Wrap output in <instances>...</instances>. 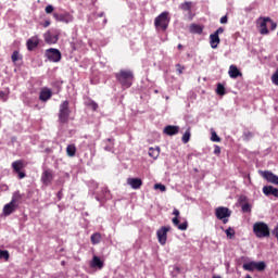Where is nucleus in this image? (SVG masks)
<instances>
[{
  "label": "nucleus",
  "instance_id": "1",
  "mask_svg": "<svg viewBox=\"0 0 278 278\" xmlns=\"http://www.w3.org/2000/svg\"><path fill=\"white\" fill-rule=\"evenodd\" d=\"M170 23V13L168 11L162 12L159 16L154 20V26L156 31H166L168 29V25Z\"/></svg>",
  "mask_w": 278,
  "mask_h": 278
},
{
  "label": "nucleus",
  "instance_id": "2",
  "mask_svg": "<svg viewBox=\"0 0 278 278\" xmlns=\"http://www.w3.org/2000/svg\"><path fill=\"white\" fill-rule=\"evenodd\" d=\"M21 201V193L18 191L14 192L10 203L3 206L2 213L4 216H10L13 212H16V207H18V202Z\"/></svg>",
  "mask_w": 278,
  "mask_h": 278
},
{
  "label": "nucleus",
  "instance_id": "3",
  "mask_svg": "<svg viewBox=\"0 0 278 278\" xmlns=\"http://www.w3.org/2000/svg\"><path fill=\"white\" fill-rule=\"evenodd\" d=\"M116 78L124 88H130L134 81V73L131 71H121L116 74Z\"/></svg>",
  "mask_w": 278,
  "mask_h": 278
},
{
  "label": "nucleus",
  "instance_id": "4",
  "mask_svg": "<svg viewBox=\"0 0 278 278\" xmlns=\"http://www.w3.org/2000/svg\"><path fill=\"white\" fill-rule=\"evenodd\" d=\"M253 231L256 238H268L270 228L264 222H257L253 225Z\"/></svg>",
  "mask_w": 278,
  "mask_h": 278
},
{
  "label": "nucleus",
  "instance_id": "5",
  "mask_svg": "<svg viewBox=\"0 0 278 278\" xmlns=\"http://www.w3.org/2000/svg\"><path fill=\"white\" fill-rule=\"evenodd\" d=\"M268 23H273V20L270 17H258L257 18L256 27L262 36H266L269 34Z\"/></svg>",
  "mask_w": 278,
  "mask_h": 278
},
{
  "label": "nucleus",
  "instance_id": "6",
  "mask_svg": "<svg viewBox=\"0 0 278 278\" xmlns=\"http://www.w3.org/2000/svg\"><path fill=\"white\" fill-rule=\"evenodd\" d=\"M215 216L218 220H223L224 225H227V223H229V216H231V210L219 206L215 210Z\"/></svg>",
  "mask_w": 278,
  "mask_h": 278
},
{
  "label": "nucleus",
  "instance_id": "7",
  "mask_svg": "<svg viewBox=\"0 0 278 278\" xmlns=\"http://www.w3.org/2000/svg\"><path fill=\"white\" fill-rule=\"evenodd\" d=\"M45 55L49 62L58 63L60 60H62V52L55 48L47 49Z\"/></svg>",
  "mask_w": 278,
  "mask_h": 278
},
{
  "label": "nucleus",
  "instance_id": "8",
  "mask_svg": "<svg viewBox=\"0 0 278 278\" xmlns=\"http://www.w3.org/2000/svg\"><path fill=\"white\" fill-rule=\"evenodd\" d=\"M70 115H71V110L68 109V101H64L60 105L59 119L61 121V123H66L68 122Z\"/></svg>",
  "mask_w": 278,
  "mask_h": 278
},
{
  "label": "nucleus",
  "instance_id": "9",
  "mask_svg": "<svg viewBox=\"0 0 278 278\" xmlns=\"http://www.w3.org/2000/svg\"><path fill=\"white\" fill-rule=\"evenodd\" d=\"M43 38L47 45H56L58 40H60V31L48 30L47 33H45Z\"/></svg>",
  "mask_w": 278,
  "mask_h": 278
},
{
  "label": "nucleus",
  "instance_id": "10",
  "mask_svg": "<svg viewBox=\"0 0 278 278\" xmlns=\"http://www.w3.org/2000/svg\"><path fill=\"white\" fill-rule=\"evenodd\" d=\"M170 230V226H163L156 231L159 242L164 247L166 244V240L168 239V231Z\"/></svg>",
  "mask_w": 278,
  "mask_h": 278
},
{
  "label": "nucleus",
  "instance_id": "11",
  "mask_svg": "<svg viewBox=\"0 0 278 278\" xmlns=\"http://www.w3.org/2000/svg\"><path fill=\"white\" fill-rule=\"evenodd\" d=\"M173 215L175 216L172 219V223L175 227H177V229H179L180 231H186V229H188V223L184 222L181 224H179V210L175 208L173 211Z\"/></svg>",
  "mask_w": 278,
  "mask_h": 278
},
{
  "label": "nucleus",
  "instance_id": "12",
  "mask_svg": "<svg viewBox=\"0 0 278 278\" xmlns=\"http://www.w3.org/2000/svg\"><path fill=\"white\" fill-rule=\"evenodd\" d=\"M89 266L92 268V270H102V268L105 266V263L103 260H101V257L93 255L89 262Z\"/></svg>",
  "mask_w": 278,
  "mask_h": 278
},
{
  "label": "nucleus",
  "instance_id": "13",
  "mask_svg": "<svg viewBox=\"0 0 278 278\" xmlns=\"http://www.w3.org/2000/svg\"><path fill=\"white\" fill-rule=\"evenodd\" d=\"M53 181V170L46 169L41 174V184L43 186H51V182Z\"/></svg>",
  "mask_w": 278,
  "mask_h": 278
},
{
  "label": "nucleus",
  "instance_id": "14",
  "mask_svg": "<svg viewBox=\"0 0 278 278\" xmlns=\"http://www.w3.org/2000/svg\"><path fill=\"white\" fill-rule=\"evenodd\" d=\"M261 175L269 184H274V186H278V176L277 175L273 174L271 172H261Z\"/></svg>",
  "mask_w": 278,
  "mask_h": 278
},
{
  "label": "nucleus",
  "instance_id": "15",
  "mask_svg": "<svg viewBox=\"0 0 278 278\" xmlns=\"http://www.w3.org/2000/svg\"><path fill=\"white\" fill-rule=\"evenodd\" d=\"M127 185L132 188V190H140L142 188V179L140 178H127Z\"/></svg>",
  "mask_w": 278,
  "mask_h": 278
},
{
  "label": "nucleus",
  "instance_id": "16",
  "mask_svg": "<svg viewBox=\"0 0 278 278\" xmlns=\"http://www.w3.org/2000/svg\"><path fill=\"white\" fill-rule=\"evenodd\" d=\"M54 18H56V21H60V23H73L74 18L73 15H71V13H65L62 15H58L56 13H54Z\"/></svg>",
  "mask_w": 278,
  "mask_h": 278
},
{
  "label": "nucleus",
  "instance_id": "17",
  "mask_svg": "<svg viewBox=\"0 0 278 278\" xmlns=\"http://www.w3.org/2000/svg\"><path fill=\"white\" fill-rule=\"evenodd\" d=\"M263 193L265 194V197H270L271 194L273 197L278 198V189L273 186L263 187Z\"/></svg>",
  "mask_w": 278,
  "mask_h": 278
},
{
  "label": "nucleus",
  "instance_id": "18",
  "mask_svg": "<svg viewBox=\"0 0 278 278\" xmlns=\"http://www.w3.org/2000/svg\"><path fill=\"white\" fill-rule=\"evenodd\" d=\"M40 43V39H38V36H34L30 39L27 40V49L28 51H34L36 47Z\"/></svg>",
  "mask_w": 278,
  "mask_h": 278
},
{
  "label": "nucleus",
  "instance_id": "19",
  "mask_svg": "<svg viewBox=\"0 0 278 278\" xmlns=\"http://www.w3.org/2000/svg\"><path fill=\"white\" fill-rule=\"evenodd\" d=\"M228 75L231 79H237V77H242V73H240V70L236 65H230Z\"/></svg>",
  "mask_w": 278,
  "mask_h": 278
},
{
  "label": "nucleus",
  "instance_id": "20",
  "mask_svg": "<svg viewBox=\"0 0 278 278\" xmlns=\"http://www.w3.org/2000/svg\"><path fill=\"white\" fill-rule=\"evenodd\" d=\"M53 92L49 88H43L40 91L39 99L40 101H49L51 99Z\"/></svg>",
  "mask_w": 278,
  "mask_h": 278
},
{
  "label": "nucleus",
  "instance_id": "21",
  "mask_svg": "<svg viewBox=\"0 0 278 278\" xmlns=\"http://www.w3.org/2000/svg\"><path fill=\"white\" fill-rule=\"evenodd\" d=\"M163 132L166 136H177V134H179V126H166Z\"/></svg>",
  "mask_w": 278,
  "mask_h": 278
},
{
  "label": "nucleus",
  "instance_id": "22",
  "mask_svg": "<svg viewBox=\"0 0 278 278\" xmlns=\"http://www.w3.org/2000/svg\"><path fill=\"white\" fill-rule=\"evenodd\" d=\"M210 45L213 49H218V45H220V37H218V35L211 34Z\"/></svg>",
  "mask_w": 278,
  "mask_h": 278
},
{
  "label": "nucleus",
  "instance_id": "23",
  "mask_svg": "<svg viewBox=\"0 0 278 278\" xmlns=\"http://www.w3.org/2000/svg\"><path fill=\"white\" fill-rule=\"evenodd\" d=\"M148 153L152 157V160H157V157H160V147L149 148Z\"/></svg>",
  "mask_w": 278,
  "mask_h": 278
},
{
  "label": "nucleus",
  "instance_id": "24",
  "mask_svg": "<svg viewBox=\"0 0 278 278\" xmlns=\"http://www.w3.org/2000/svg\"><path fill=\"white\" fill-rule=\"evenodd\" d=\"M189 31H190L191 34H203V26L197 25V24H192V25L189 27Z\"/></svg>",
  "mask_w": 278,
  "mask_h": 278
},
{
  "label": "nucleus",
  "instance_id": "25",
  "mask_svg": "<svg viewBox=\"0 0 278 278\" xmlns=\"http://www.w3.org/2000/svg\"><path fill=\"white\" fill-rule=\"evenodd\" d=\"M66 153L68 157H75V153H77V148L75 147V144L67 146Z\"/></svg>",
  "mask_w": 278,
  "mask_h": 278
},
{
  "label": "nucleus",
  "instance_id": "26",
  "mask_svg": "<svg viewBox=\"0 0 278 278\" xmlns=\"http://www.w3.org/2000/svg\"><path fill=\"white\" fill-rule=\"evenodd\" d=\"M23 161H15L12 163V168L15 173H20V170H23Z\"/></svg>",
  "mask_w": 278,
  "mask_h": 278
},
{
  "label": "nucleus",
  "instance_id": "27",
  "mask_svg": "<svg viewBox=\"0 0 278 278\" xmlns=\"http://www.w3.org/2000/svg\"><path fill=\"white\" fill-rule=\"evenodd\" d=\"M101 242V233L96 232L91 236V244H99Z\"/></svg>",
  "mask_w": 278,
  "mask_h": 278
},
{
  "label": "nucleus",
  "instance_id": "28",
  "mask_svg": "<svg viewBox=\"0 0 278 278\" xmlns=\"http://www.w3.org/2000/svg\"><path fill=\"white\" fill-rule=\"evenodd\" d=\"M0 260L8 262L10 260V252L8 250H0Z\"/></svg>",
  "mask_w": 278,
  "mask_h": 278
},
{
  "label": "nucleus",
  "instance_id": "29",
  "mask_svg": "<svg viewBox=\"0 0 278 278\" xmlns=\"http://www.w3.org/2000/svg\"><path fill=\"white\" fill-rule=\"evenodd\" d=\"M243 268H244V270H250V271L255 270V262L252 261L249 263H244Z\"/></svg>",
  "mask_w": 278,
  "mask_h": 278
},
{
  "label": "nucleus",
  "instance_id": "30",
  "mask_svg": "<svg viewBox=\"0 0 278 278\" xmlns=\"http://www.w3.org/2000/svg\"><path fill=\"white\" fill-rule=\"evenodd\" d=\"M12 63L16 64V62H18V60H22L21 53H18V51H14L12 56H11Z\"/></svg>",
  "mask_w": 278,
  "mask_h": 278
},
{
  "label": "nucleus",
  "instance_id": "31",
  "mask_svg": "<svg viewBox=\"0 0 278 278\" xmlns=\"http://www.w3.org/2000/svg\"><path fill=\"white\" fill-rule=\"evenodd\" d=\"M266 268V263L255 262L254 270H264Z\"/></svg>",
  "mask_w": 278,
  "mask_h": 278
},
{
  "label": "nucleus",
  "instance_id": "32",
  "mask_svg": "<svg viewBox=\"0 0 278 278\" xmlns=\"http://www.w3.org/2000/svg\"><path fill=\"white\" fill-rule=\"evenodd\" d=\"M211 140L212 142H220V137H218L214 129H211Z\"/></svg>",
  "mask_w": 278,
  "mask_h": 278
},
{
  "label": "nucleus",
  "instance_id": "33",
  "mask_svg": "<svg viewBox=\"0 0 278 278\" xmlns=\"http://www.w3.org/2000/svg\"><path fill=\"white\" fill-rule=\"evenodd\" d=\"M182 142L185 144H188V142H190V129L185 131V134L182 136Z\"/></svg>",
  "mask_w": 278,
  "mask_h": 278
},
{
  "label": "nucleus",
  "instance_id": "34",
  "mask_svg": "<svg viewBox=\"0 0 278 278\" xmlns=\"http://www.w3.org/2000/svg\"><path fill=\"white\" fill-rule=\"evenodd\" d=\"M225 233H226L227 238H229V239H231V238H233V236H236V231L233 230V228L226 229Z\"/></svg>",
  "mask_w": 278,
  "mask_h": 278
},
{
  "label": "nucleus",
  "instance_id": "35",
  "mask_svg": "<svg viewBox=\"0 0 278 278\" xmlns=\"http://www.w3.org/2000/svg\"><path fill=\"white\" fill-rule=\"evenodd\" d=\"M216 92H217V94H219V96L225 94V86H223L222 84H218V85H217Z\"/></svg>",
  "mask_w": 278,
  "mask_h": 278
},
{
  "label": "nucleus",
  "instance_id": "36",
  "mask_svg": "<svg viewBox=\"0 0 278 278\" xmlns=\"http://www.w3.org/2000/svg\"><path fill=\"white\" fill-rule=\"evenodd\" d=\"M154 190H160L161 192H166V186H164L162 184H155Z\"/></svg>",
  "mask_w": 278,
  "mask_h": 278
},
{
  "label": "nucleus",
  "instance_id": "37",
  "mask_svg": "<svg viewBox=\"0 0 278 278\" xmlns=\"http://www.w3.org/2000/svg\"><path fill=\"white\" fill-rule=\"evenodd\" d=\"M53 10H54V8L51 4L47 5L45 9L46 14H51L53 12Z\"/></svg>",
  "mask_w": 278,
  "mask_h": 278
},
{
  "label": "nucleus",
  "instance_id": "38",
  "mask_svg": "<svg viewBox=\"0 0 278 278\" xmlns=\"http://www.w3.org/2000/svg\"><path fill=\"white\" fill-rule=\"evenodd\" d=\"M271 84H274L275 86H278V75L277 74H273Z\"/></svg>",
  "mask_w": 278,
  "mask_h": 278
},
{
  "label": "nucleus",
  "instance_id": "39",
  "mask_svg": "<svg viewBox=\"0 0 278 278\" xmlns=\"http://www.w3.org/2000/svg\"><path fill=\"white\" fill-rule=\"evenodd\" d=\"M242 211L243 212H251V204L249 203H245L242 205Z\"/></svg>",
  "mask_w": 278,
  "mask_h": 278
},
{
  "label": "nucleus",
  "instance_id": "40",
  "mask_svg": "<svg viewBox=\"0 0 278 278\" xmlns=\"http://www.w3.org/2000/svg\"><path fill=\"white\" fill-rule=\"evenodd\" d=\"M190 2H185L180 5L181 10H190Z\"/></svg>",
  "mask_w": 278,
  "mask_h": 278
},
{
  "label": "nucleus",
  "instance_id": "41",
  "mask_svg": "<svg viewBox=\"0 0 278 278\" xmlns=\"http://www.w3.org/2000/svg\"><path fill=\"white\" fill-rule=\"evenodd\" d=\"M268 23L270 24L271 31H275V29H277V23L273 22V20L271 22H268Z\"/></svg>",
  "mask_w": 278,
  "mask_h": 278
},
{
  "label": "nucleus",
  "instance_id": "42",
  "mask_svg": "<svg viewBox=\"0 0 278 278\" xmlns=\"http://www.w3.org/2000/svg\"><path fill=\"white\" fill-rule=\"evenodd\" d=\"M225 31V29L223 27H219L215 33H213L215 36H220V34H223Z\"/></svg>",
  "mask_w": 278,
  "mask_h": 278
},
{
  "label": "nucleus",
  "instance_id": "43",
  "mask_svg": "<svg viewBox=\"0 0 278 278\" xmlns=\"http://www.w3.org/2000/svg\"><path fill=\"white\" fill-rule=\"evenodd\" d=\"M214 153H215V155H219V153H220V147L215 146V148H214Z\"/></svg>",
  "mask_w": 278,
  "mask_h": 278
},
{
  "label": "nucleus",
  "instance_id": "44",
  "mask_svg": "<svg viewBox=\"0 0 278 278\" xmlns=\"http://www.w3.org/2000/svg\"><path fill=\"white\" fill-rule=\"evenodd\" d=\"M220 23H222V25H226V23H227V15H224L223 17H220Z\"/></svg>",
  "mask_w": 278,
  "mask_h": 278
},
{
  "label": "nucleus",
  "instance_id": "45",
  "mask_svg": "<svg viewBox=\"0 0 278 278\" xmlns=\"http://www.w3.org/2000/svg\"><path fill=\"white\" fill-rule=\"evenodd\" d=\"M20 179H25V173L24 172H16Z\"/></svg>",
  "mask_w": 278,
  "mask_h": 278
},
{
  "label": "nucleus",
  "instance_id": "46",
  "mask_svg": "<svg viewBox=\"0 0 278 278\" xmlns=\"http://www.w3.org/2000/svg\"><path fill=\"white\" fill-rule=\"evenodd\" d=\"M49 25H51V21L47 20V21L43 23V27H49Z\"/></svg>",
  "mask_w": 278,
  "mask_h": 278
},
{
  "label": "nucleus",
  "instance_id": "47",
  "mask_svg": "<svg viewBox=\"0 0 278 278\" xmlns=\"http://www.w3.org/2000/svg\"><path fill=\"white\" fill-rule=\"evenodd\" d=\"M91 108H92V110H97V108H98L97 103L96 102H91Z\"/></svg>",
  "mask_w": 278,
  "mask_h": 278
},
{
  "label": "nucleus",
  "instance_id": "48",
  "mask_svg": "<svg viewBox=\"0 0 278 278\" xmlns=\"http://www.w3.org/2000/svg\"><path fill=\"white\" fill-rule=\"evenodd\" d=\"M177 71H178L179 75H181V73H182L181 72V65H179V64L177 65Z\"/></svg>",
  "mask_w": 278,
  "mask_h": 278
},
{
  "label": "nucleus",
  "instance_id": "49",
  "mask_svg": "<svg viewBox=\"0 0 278 278\" xmlns=\"http://www.w3.org/2000/svg\"><path fill=\"white\" fill-rule=\"evenodd\" d=\"M5 96V93H3L2 91H0V97H4Z\"/></svg>",
  "mask_w": 278,
  "mask_h": 278
},
{
  "label": "nucleus",
  "instance_id": "50",
  "mask_svg": "<svg viewBox=\"0 0 278 278\" xmlns=\"http://www.w3.org/2000/svg\"><path fill=\"white\" fill-rule=\"evenodd\" d=\"M212 278H223V277H220V276H213Z\"/></svg>",
  "mask_w": 278,
  "mask_h": 278
},
{
  "label": "nucleus",
  "instance_id": "51",
  "mask_svg": "<svg viewBox=\"0 0 278 278\" xmlns=\"http://www.w3.org/2000/svg\"><path fill=\"white\" fill-rule=\"evenodd\" d=\"M274 74H276V75L278 76V68H277V71H276V73H274Z\"/></svg>",
  "mask_w": 278,
  "mask_h": 278
},
{
  "label": "nucleus",
  "instance_id": "52",
  "mask_svg": "<svg viewBox=\"0 0 278 278\" xmlns=\"http://www.w3.org/2000/svg\"><path fill=\"white\" fill-rule=\"evenodd\" d=\"M165 99H166V101H168L169 98H168V97H165Z\"/></svg>",
  "mask_w": 278,
  "mask_h": 278
},
{
  "label": "nucleus",
  "instance_id": "53",
  "mask_svg": "<svg viewBox=\"0 0 278 278\" xmlns=\"http://www.w3.org/2000/svg\"><path fill=\"white\" fill-rule=\"evenodd\" d=\"M155 93H157V90H155Z\"/></svg>",
  "mask_w": 278,
  "mask_h": 278
}]
</instances>
